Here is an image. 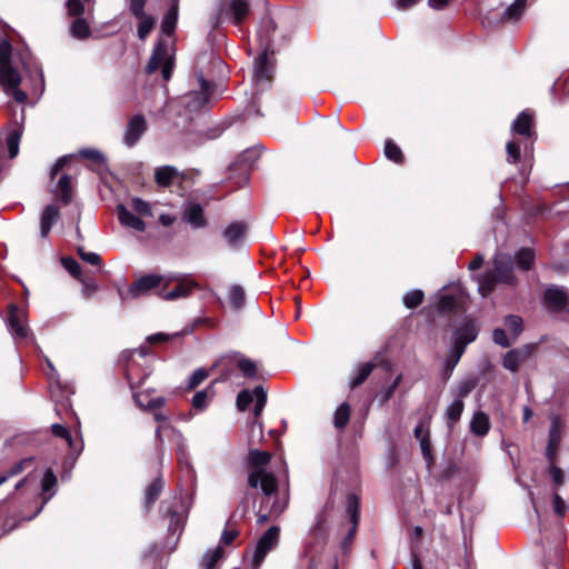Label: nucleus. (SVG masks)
<instances>
[{
    "label": "nucleus",
    "mask_w": 569,
    "mask_h": 569,
    "mask_svg": "<svg viewBox=\"0 0 569 569\" xmlns=\"http://www.w3.org/2000/svg\"><path fill=\"white\" fill-rule=\"evenodd\" d=\"M249 459L254 467L249 473L248 482L252 488H260L269 501L273 493L278 490V480L271 472H268L264 467L269 463L271 456L267 451L251 450Z\"/></svg>",
    "instance_id": "nucleus-1"
},
{
    "label": "nucleus",
    "mask_w": 569,
    "mask_h": 569,
    "mask_svg": "<svg viewBox=\"0 0 569 569\" xmlns=\"http://www.w3.org/2000/svg\"><path fill=\"white\" fill-rule=\"evenodd\" d=\"M11 51L12 47L9 41L2 40L0 42V81L8 94L19 102L27 101V93L19 89L21 82L20 76L11 66Z\"/></svg>",
    "instance_id": "nucleus-2"
},
{
    "label": "nucleus",
    "mask_w": 569,
    "mask_h": 569,
    "mask_svg": "<svg viewBox=\"0 0 569 569\" xmlns=\"http://www.w3.org/2000/svg\"><path fill=\"white\" fill-rule=\"evenodd\" d=\"M249 12L250 6L247 0L223 1L212 18V27L218 28L228 17L234 26L239 27L249 16Z\"/></svg>",
    "instance_id": "nucleus-3"
},
{
    "label": "nucleus",
    "mask_w": 569,
    "mask_h": 569,
    "mask_svg": "<svg viewBox=\"0 0 569 569\" xmlns=\"http://www.w3.org/2000/svg\"><path fill=\"white\" fill-rule=\"evenodd\" d=\"M172 280V276L146 274L137 279L126 293L122 291H119V293L122 300L133 299L147 295L149 291L159 288L161 284H164V288H167Z\"/></svg>",
    "instance_id": "nucleus-4"
},
{
    "label": "nucleus",
    "mask_w": 569,
    "mask_h": 569,
    "mask_svg": "<svg viewBox=\"0 0 569 569\" xmlns=\"http://www.w3.org/2000/svg\"><path fill=\"white\" fill-rule=\"evenodd\" d=\"M263 51L254 60L253 81L257 87L264 89L272 77V66L269 60L268 50L270 47L269 34L262 36L258 33Z\"/></svg>",
    "instance_id": "nucleus-5"
},
{
    "label": "nucleus",
    "mask_w": 569,
    "mask_h": 569,
    "mask_svg": "<svg viewBox=\"0 0 569 569\" xmlns=\"http://www.w3.org/2000/svg\"><path fill=\"white\" fill-rule=\"evenodd\" d=\"M158 69H161L162 78L168 81L171 78L173 69V57L170 52L168 44L160 41L147 64V72L153 73Z\"/></svg>",
    "instance_id": "nucleus-6"
},
{
    "label": "nucleus",
    "mask_w": 569,
    "mask_h": 569,
    "mask_svg": "<svg viewBox=\"0 0 569 569\" xmlns=\"http://www.w3.org/2000/svg\"><path fill=\"white\" fill-rule=\"evenodd\" d=\"M173 277L172 282H176L177 286L170 290L166 291L163 287L159 292V297L167 301H173L181 298H187L191 295L193 289L198 287L197 282L192 280L189 276L183 274H171Z\"/></svg>",
    "instance_id": "nucleus-7"
},
{
    "label": "nucleus",
    "mask_w": 569,
    "mask_h": 569,
    "mask_svg": "<svg viewBox=\"0 0 569 569\" xmlns=\"http://www.w3.org/2000/svg\"><path fill=\"white\" fill-rule=\"evenodd\" d=\"M279 532V527L272 526L259 539L252 558L253 569H259L267 553L278 545Z\"/></svg>",
    "instance_id": "nucleus-8"
},
{
    "label": "nucleus",
    "mask_w": 569,
    "mask_h": 569,
    "mask_svg": "<svg viewBox=\"0 0 569 569\" xmlns=\"http://www.w3.org/2000/svg\"><path fill=\"white\" fill-rule=\"evenodd\" d=\"M254 401V417L258 418L267 402V393L261 386H257L252 391L242 390L237 397V407L240 411H244L251 402Z\"/></svg>",
    "instance_id": "nucleus-9"
},
{
    "label": "nucleus",
    "mask_w": 569,
    "mask_h": 569,
    "mask_svg": "<svg viewBox=\"0 0 569 569\" xmlns=\"http://www.w3.org/2000/svg\"><path fill=\"white\" fill-rule=\"evenodd\" d=\"M23 121L24 112L22 109L20 120L14 119L0 133V137H4L6 146L8 148L10 158H14L19 153V143L23 132Z\"/></svg>",
    "instance_id": "nucleus-10"
},
{
    "label": "nucleus",
    "mask_w": 569,
    "mask_h": 569,
    "mask_svg": "<svg viewBox=\"0 0 569 569\" xmlns=\"http://www.w3.org/2000/svg\"><path fill=\"white\" fill-rule=\"evenodd\" d=\"M8 325L14 339H26L29 336L27 326V315L24 310L19 309L16 305H10Z\"/></svg>",
    "instance_id": "nucleus-11"
},
{
    "label": "nucleus",
    "mask_w": 569,
    "mask_h": 569,
    "mask_svg": "<svg viewBox=\"0 0 569 569\" xmlns=\"http://www.w3.org/2000/svg\"><path fill=\"white\" fill-rule=\"evenodd\" d=\"M200 89L184 97V104L190 111H198L204 107L211 97V84L203 77H199Z\"/></svg>",
    "instance_id": "nucleus-12"
},
{
    "label": "nucleus",
    "mask_w": 569,
    "mask_h": 569,
    "mask_svg": "<svg viewBox=\"0 0 569 569\" xmlns=\"http://www.w3.org/2000/svg\"><path fill=\"white\" fill-rule=\"evenodd\" d=\"M533 350L535 347L531 345L509 350L502 358V367L511 372H517Z\"/></svg>",
    "instance_id": "nucleus-13"
},
{
    "label": "nucleus",
    "mask_w": 569,
    "mask_h": 569,
    "mask_svg": "<svg viewBox=\"0 0 569 569\" xmlns=\"http://www.w3.org/2000/svg\"><path fill=\"white\" fill-rule=\"evenodd\" d=\"M545 303L550 310H563L569 306V292L563 287L552 286L545 292Z\"/></svg>",
    "instance_id": "nucleus-14"
},
{
    "label": "nucleus",
    "mask_w": 569,
    "mask_h": 569,
    "mask_svg": "<svg viewBox=\"0 0 569 569\" xmlns=\"http://www.w3.org/2000/svg\"><path fill=\"white\" fill-rule=\"evenodd\" d=\"M513 262L509 254L498 253L495 257L493 273L497 276L499 282H513Z\"/></svg>",
    "instance_id": "nucleus-15"
},
{
    "label": "nucleus",
    "mask_w": 569,
    "mask_h": 569,
    "mask_svg": "<svg viewBox=\"0 0 569 569\" xmlns=\"http://www.w3.org/2000/svg\"><path fill=\"white\" fill-rule=\"evenodd\" d=\"M147 129V122L141 114L133 116L127 126V130L123 137V141L127 146L132 147L137 143L140 137Z\"/></svg>",
    "instance_id": "nucleus-16"
},
{
    "label": "nucleus",
    "mask_w": 569,
    "mask_h": 569,
    "mask_svg": "<svg viewBox=\"0 0 569 569\" xmlns=\"http://www.w3.org/2000/svg\"><path fill=\"white\" fill-rule=\"evenodd\" d=\"M478 337V328L471 320L465 321L456 331L453 338V345L462 346L466 350L467 345L475 341Z\"/></svg>",
    "instance_id": "nucleus-17"
},
{
    "label": "nucleus",
    "mask_w": 569,
    "mask_h": 569,
    "mask_svg": "<svg viewBox=\"0 0 569 569\" xmlns=\"http://www.w3.org/2000/svg\"><path fill=\"white\" fill-rule=\"evenodd\" d=\"M415 436L420 442L423 457L431 460V442L429 437V419L421 420L415 428Z\"/></svg>",
    "instance_id": "nucleus-18"
},
{
    "label": "nucleus",
    "mask_w": 569,
    "mask_h": 569,
    "mask_svg": "<svg viewBox=\"0 0 569 569\" xmlns=\"http://www.w3.org/2000/svg\"><path fill=\"white\" fill-rule=\"evenodd\" d=\"M247 232V224L241 221L230 223L223 231V237L229 246L237 247L242 242Z\"/></svg>",
    "instance_id": "nucleus-19"
},
{
    "label": "nucleus",
    "mask_w": 569,
    "mask_h": 569,
    "mask_svg": "<svg viewBox=\"0 0 569 569\" xmlns=\"http://www.w3.org/2000/svg\"><path fill=\"white\" fill-rule=\"evenodd\" d=\"M118 218L122 226L137 231H144L146 223L139 217L134 216L127 207L119 204L117 207Z\"/></svg>",
    "instance_id": "nucleus-20"
},
{
    "label": "nucleus",
    "mask_w": 569,
    "mask_h": 569,
    "mask_svg": "<svg viewBox=\"0 0 569 569\" xmlns=\"http://www.w3.org/2000/svg\"><path fill=\"white\" fill-rule=\"evenodd\" d=\"M60 217L59 208L54 204L47 206L40 217V232L41 237L46 238L50 232L52 226Z\"/></svg>",
    "instance_id": "nucleus-21"
},
{
    "label": "nucleus",
    "mask_w": 569,
    "mask_h": 569,
    "mask_svg": "<svg viewBox=\"0 0 569 569\" xmlns=\"http://www.w3.org/2000/svg\"><path fill=\"white\" fill-rule=\"evenodd\" d=\"M532 114L522 111L512 123V132L530 138L532 136Z\"/></svg>",
    "instance_id": "nucleus-22"
},
{
    "label": "nucleus",
    "mask_w": 569,
    "mask_h": 569,
    "mask_svg": "<svg viewBox=\"0 0 569 569\" xmlns=\"http://www.w3.org/2000/svg\"><path fill=\"white\" fill-rule=\"evenodd\" d=\"M136 403L142 410H153L164 406L166 399L162 397L151 398L148 391L136 392L133 395Z\"/></svg>",
    "instance_id": "nucleus-23"
},
{
    "label": "nucleus",
    "mask_w": 569,
    "mask_h": 569,
    "mask_svg": "<svg viewBox=\"0 0 569 569\" xmlns=\"http://www.w3.org/2000/svg\"><path fill=\"white\" fill-rule=\"evenodd\" d=\"M489 429L490 421L488 415L483 411L475 412L470 421V431L478 437H483L488 433Z\"/></svg>",
    "instance_id": "nucleus-24"
},
{
    "label": "nucleus",
    "mask_w": 569,
    "mask_h": 569,
    "mask_svg": "<svg viewBox=\"0 0 569 569\" xmlns=\"http://www.w3.org/2000/svg\"><path fill=\"white\" fill-rule=\"evenodd\" d=\"M184 219L193 228H202L206 226L203 210H202L201 206L198 203H191L186 208Z\"/></svg>",
    "instance_id": "nucleus-25"
},
{
    "label": "nucleus",
    "mask_w": 569,
    "mask_h": 569,
    "mask_svg": "<svg viewBox=\"0 0 569 569\" xmlns=\"http://www.w3.org/2000/svg\"><path fill=\"white\" fill-rule=\"evenodd\" d=\"M276 496H277V492L272 495V497L269 501H267V499L264 498L263 505L264 503L268 505L271 500H272V503L269 509V515L262 513V515L258 516L259 523H264L266 521H268L269 517H278L286 509L287 500L278 499Z\"/></svg>",
    "instance_id": "nucleus-26"
},
{
    "label": "nucleus",
    "mask_w": 569,
    "mask_h": 569,
    "mask_svg": "<svg viewBox=\"0 0 569 569\" xmlns=\"http://www.w3.org/2000/svg\"><path fill=\"white\" fill-rule=\"evenodd\" d=\"M94 4V0H67L66 7L70 17L79 18L86 10L90 11Z\"/></svg>",
    "instance_id": "nucleus-27"
},
{
    "label": "nucleus",
    "mask_w": 569,
    "mask_h": 569,
    "mask_svg": "<svg viewBox=\"0 0 569 569\" xmlns=\"http://www.w3.org/2000/svg\"><path fill=\"white\" fill-rule=\"evenodd\" d=\"M462 303L461 297L449 293H441L437 302V309L440 312L453 311Z\"/></svg>",
    "instance_id": "nucleus-28"
},
{
    "label": "nucleus",
    "mask_w": 569,
    "mask_h": 569,
    "mask_svg": "<svg viewBox=\"0 0 569 569\" xmlns=\"http://www.w3.org/2000/svg\"><path fill=\"white\" fill-rule=\"evenodd\" d=\"M163 482L161 479H154L146 489L144 492V508L148 511L153 502L158 499L160 492L162 491Z\"/></svg>",
    "instance_id": "nucleus-29"
},
{
    "label": "nucleus",
    "mask_w": 569,
    "mask_h": 569,
    "mask_svg": "<svg viewBox=\"0 0 569 569\" xmlns=\"http://www.w3.org/2000/svg\"><path fill=\"white\" fill-rule=\"evenodd\" d=\"M178 171L170 166L160 167L154 172L156 181L161 187H168L177 177Z\"/></svg>",
    "instance_id": "nucleus-30"
},
{
    "label": "nucleus",
    "mask_w": 569,
    "mask_h": 569,
    "mask_svg": "<svg viewBox=\"0 0 569 569\" xmlns=\"http://www.w3.org/2000/svg\"><path fill=\"white\" fill-rule=\"evenodd\" d=\"M376 365L373 362H366L357 367L355 376L350 380V387L356 388L363 383L370 376Z\"/></svg>",
    "instance_id": "nucleus-31"
},
{
    "label": "nucleus",
    "mask_w": 569,
    "mask_h": 569,
    "mask_svg": "<svg viewBox=\"0 0 569 569\" xmlns=\"http://www.w3.org/2000/svg\"><path fill=\"white\" fill-rule=\"evenodd\" d=\"M535 261V252L530 248H522L516 253L517 267L521 270H529Z\"/></svg>",
    "instance_id": "nucleus-32"
},
{
    "label": "nucleus",
    "mask_w": 569,
    "mask_h": 569,
    "mask_svg": "<svg viewBox=\"0 0 569 569\" xmlns=\"http://www.w3.org/2000/svg\"><path fill=\"white\" fill-rule=\"evenodd\" d=\"M224 551L222 547L217 546L214 549H210L204 552L202 557V566L204 569H212L216 563L223 557Z\"/></svg>",
    "instance_id": "nucleus-33"
},
{
    "label": "nucleus",
    "mask_w": 569,
    "mask_h": 569,
    "mask_svg": "<svg viewBox=\"0 0 569 569\" xmlns=\"http://www.w3.org/2000/svg\"><path fill=\"white\" fill-rule=\"evenodd\" d=\"M499 282L497 276L493 272L486 273L478 279V290L482 297H487L495 287V283Z\"/></svg>",
    "instance_id": "nucleus-34"
},
{
    "label": "nucleus",
    "mask_w": 569,
    "mask_h": 569,
    "mask_svg": "<svg viewBox=\"0 0 569 569\" xmlns=\"http://www.w3.org/2000/svg\"><path fill=\"white\" fill-rule=\"evenodd\" d=\"M526 8V0H515V2L509 6L503 11V20L505 21H515L518 20Z\"/></svg>",
    "instance_id": "nucleus-35"
},
{
    "label": "nucleus",
    "mask_w": 569,
    "mask_h": 569,
    "mask_svg": "<svg viewBox=\"0 0 569 569\" xmlns=\"http://www.w3.org/2000/svg\"><path fill=\"white\" fill-rule=\"evenodd\" d=\"M58 197L62 200L63 203H68L71 200V180L70 177L63 174L60 177L56 190Z\"/></svg>",
    "instance_id": "nucleus-36"
},
{
    "label": "nucleus",
    "mask_w": 569,
    "mask_h": 569,
    "mask_svg": "<svg viewBox=\"0 0 569 569\" xmlns=\"http://www.w3.org/2000/svg\"><path fill=\"white\" fill-rule=\"evenodd\" d=\"M463 352H465V349H462V346H459V347L456 345L452 346V348L450 350V356L445 362L447 378L450 377L451 372L453 371L455 367L458 365Z\"/></svg>",
    "instance_id": "nucleus-37"
},
{
    "label": "nucleus",
    "mask_w": 569,
    "mask_h": 569,
    "mask_svg": "<svg viewBox=\"0 0 569 569\" xmlns=\"http://www.w3.org/2000/svg\"><path fill=\"white\" fill-rule=\"evenodd\" d=\"M70 32L74 38L86 39L90 36V27L86 19L79 17L72 22Z\"/></svg>",
    "instance_id": "nucleus-38"
},
{
    "label": "nucleus",
    "mask_w": 569,
    "mask_h": 569,
    "mask_svg": "<svg viewBox=\"0 0 569 569\" xmlns=\"http://www.w3.org/2000/svg\"><path fill=\"white\" fill-rule=\"evenodd\" d=\"M349 418H350V407L348 403L343 402L337 408V410L335 412V417H333L335 427L338 429H343L347 426V423L349 422Z\"/></svg>",
    "instance_id": "nucleus-39"
},
{
    "label": "nucleus",
    "mask_w": 569,
    "mask_h": 569,
    "mask_svg": "<svg viewBox=\"0 0 569 569\" xmlns=\"http://www.w3.org/2000/svg\"><path fill=\"white\" fill-rule=\"evenodd\" d=\"M229 305L238 310L244 305V291L240 286H232L228 291Z\"/></svg>",
    "instance_id": "nucleus-40"
},
{
    "label": "nucleus",
    "mask_w": 569,
    "mask_h": 569,
    "mask_svg": "<svg viewBox=\"0 0 569 569\" xmlns=\"http://www.w3.org/2000/svg\"><path fill=\"white\" fill-rule=\"evenodd\" d=\"M505 326L512 336V340H516L523 330V321L519 316L510 315L505 319Z\"/></svg>",
    "instance_id": "nucleus-41"
},
{
    "label": "nucleus",
    "mask_w": 569,
    "mask_h": 569,
    "mask_svg": "<svg viewBox=\"0 0 569 569\" xmlns=\"http://www.w3.org/2000/svg\"><path fill=\"white\" fill-rule=\"evenodd\" d=\"M463 401L462 399H455L447 408L446 415L449 420V425L456 423L463 411Z\"/></svg>",
    "instance_id": "nucleus-42"
},
{
    "label": "nucleus",
    "mask_w": 569,
    "mask_h": 569,
    "mask_svg": "<svg viewBox=\"0 0 569 569\" xmlns=\"http://www.w3.org/2000/svg\"><path fill=\"white\" fill-rule=\"evenodd\" d=\"M177 8H172L167 12L161 23V30L163 33L169 36L173 32L177 23Z\"/></svg>",
    "instance_id": "nucleus-43"
},
{
    "label": "nucleus",
    "mask_w": 569,
    "mask_h": 569,
    "mask_svg": "<svg viewBox=\"0 0 569 569\" xmlns=\"http://www.w3.org/2000/svg\"><path fill=\"white\" fill-rule=\"evenodd\" d=\"M385 154L389 160H392L397 163L402 162L403 154L401 149L391 140H388L385 146Z\"/></svg>",
    "instance_id": "nucleus-44"
},
{
    "label": "nucleus",
    "mask_w": 569,
    "mask_h": 569,
    "mask_svg": "<svg viewBox=\"0 0 569 569\" xmlns=\"http://www.w3.org/2000/svg\"><path fill=\"white\" fill-rule=\"evenodd\" d=\"M162 430L171 431L174 436H177L178 442H179V452H180V455H184V445H183L182 433L178 429H176L172 425H166L163 427H158L156 429V438L160 442H162V436H161Z\"/></svg>",
    "instance_id": "nucleus-45"
},
{
    "label": "nucleus",
    "mask_w": 569,
    "mask_h": 569,
    "mask_svg": "<svg viewBox=\"0 0 569 569\" xmlns=\"http://www.w3.org/2000/svg\"><path fill=\"white\" fill-rule=\"evenodd\" d=\"M137 19L139 20L138 36L140 39H144L151 32L154 26V19L150 16H143Z\"/></svg>",
    "instance_id": "nucleus-46"
},
{
    "label": "nucleus",
    "mask_w": 569,
    "mask_h": 569,
    "mask_svg": "<svg viewBox=\"0 0 569 569\" xmlns=\"http://www.w3.org/2000/svg\"><path fill=\"white\" fill-rule=\"evenodd\" d=\"M423 300V292L421 290H413L403 296V303L408 308L418 307Z\"/></svg>",
    "instance_id": "nucleus-47"
},
{
    "label": "nucleus",
    "mask_w": 569,
    "mask_h": 569,
    "mask_svg": "<svg viewBox=\"0 0 569 569\" xmlns=\"http://www.w3.org/2000/svg\"><path fill=\"white\" fill-rule=\"evenodd\" d=\"M358 507H359V500L356 495H349L347 497V510L350 513L351 521L353 522V527L357 526L358 522Z\"/></svg>",
    "instance_id": "nucleus-48"
},
{
    "label": "nucleus",
    "mask_w": 569,
    "mask_h": 569,
    "mask_svg": "<svg viewBox=\"0 0 569 569\" xmlns=\"http://www.w3.org/2000/svg\"><path fill=\"white\" fill-rule=\"evenodd\" d=\"M238 368L248 378H253L257 373L256 363L247 358H242L238 361Z\"/></svg>",
    "instance_id": "nucleus-49"
},
{
    "label": "nucleus",
    "mask_w": 569,
    "mask_h": 569,
    "mask_svg": "<svg viewBox=\"0 0 569 569\" xmlns=\"http://www.w3.org/2000/svg\"><path fill=\"white\" fill-rule=\"evenodd\" d=\"M209 373L204 369H197L192 376L189 379L187 389L193 390L197 388L201 382H203L208 378Z\"/></svg>",
    "instance_id": "nucleus-50"
},
{
    "label": "nucleus",
    "mask_w": 569,
    "mask_h": 569,
    "mask_svg": "<svg viewBox=\"0 0 569 569\" xmlns=\"http://www.w3.org/2000/svg\"><path fill=\"white\" fill-rule=\"evenodd\" d=\"M131 207H132L133 211H136L139 214L149 216V217L152 216V210H151L150 204L139 198H133L131 200Z\"/></svg>",
    "instance_id": "nucleus-51"
},
{
    "label": "nucleus",
    "mask_w": 569,
    "mask_h": 569,
    "mask_svg": "<svg viewBox=\"0 0 569 569\" xmlns=\"http://www.w3.org/2000/svg\"><path fill=\"white\" fill-rule=\"evenodd\" d=\"M507 161L516 163L520 158V146L516 141H508L507 146Z\"/></svg>",
    "instance_id": "nucleus-52"
},
{
    "label": "nucleus",
    "mask_w": 569,
    "mask_h": 569,
    "mask_svg": "<svg viewBox=\"0 0 569 569\" xmlns=\"http://www.w3.org/2000/svg\"><path fill=\"white\" fill-rule=\"evenodd\" d=\"M492 340L495 343L501 347H509L515 340L510 339L503 329H496L492 333Z\"/></svg>",
    "instance_id": "nucleus-53"
},
{
    "label": "nucleus",
    "mask_w": 569,
    "mask_h": 569,
    "mask_svg": "<svg viewBox=\"0 0 569 569\" xmlns=\"http://www.w3.org/2000/svg\"><path fill=\"white\" fill-rule=\"evenodd\" d=\"M78 253L84 262L92 264V266H101V258L98 253L88 252L82 247H80L78 249Z\"/></svg>",
    "instance_id": "nucleus-54"
},
{
    "label": "nucleus",
    "mask_w": 569,
    "mask_h": 569,
    "mask_svg": "<svg viewBox=\"0 0 569 569\" xmlns=\"http://www.w3.org/2000/svg\"><path fill=\"white\" fill-rule=\"evenodd\" d=\"M208 397H209L208 390L198 391L192 398L193 408H196L198 410L204 409L208 405Z\"/></svg>",
    "instance_id": "nucleus-55"
},
{
    "label": "nucleus",
    "mask_w": 569,
    "mask_h": 569,
    "mask_svg": "<svg viewBox=\"0 0 569 569\" xmlns=\"http://www.w3.org/2000/svg\"><path fill=\"white\" fill-rule=\"evenodd\" d=\"M62 264L69 271L70 274H72L74 278H80L81 267L74 259L63 258Z\"/></svg>",
    "instance_id": "nucleus-56"
},
{
    "label": "nucleus",
    "mask_w": 569,
    "mask_h": 569,
    "mask_svg": "<svg viewBox=\"0 0 569 569\" xmlns=\"http://www.w3.org/2000/svg\"><path fill=\"white\" fill-rule=\"evenodd\" d=\"M51 429L54 436L66 439L70 447L73 446L71 435L64 426L60 423H54L51 426Z\"/></svg>",
    "instance_id": "nucleus-57"
},
{
    "label": "nucleus",
    "mask_w": 569,
    "mask_h": 569,
    "mask_svg": "<svg viewBox=\"0 0 569 569\" xmlns=\"http://www.w3.org/2000/svg\"><path fill=\"white\" fill-rule=\"evenodd\" d=\"M57 483V478L51 470H47L42 478V492H49Z\"/></svg>",
    "instance_id": "nucleus-58"
},
{
    "label": "nucleus",
    "mask_w": 569,
    "mask_h": 569,
    "mask_svg": "<svg viewBox=\"0 0 569 569\" xmlns=\"http://www.w3.org/2000/svg\"><path fill=\"white\" fill-rule=\"evenodd\" d=\"M549 475L557 487H560L563 485L565 475H563V471L559 467L551 463L549 467Z\"/></svg>",
    "instance_id": "nucleus-59"
},
{
    "label": "nucleus",
    "mask_w": 569,
    "mask_h": 569,
    "mask_svg": "<svg viewBox=\"0 0 569 569\" xmlns=\"http://www.w3.org/2000/svg\"><path fill=\"white\" fill-rule=\"evenodd\" d=\"M147 0H130V11L136 18L147 16L144 12V6Z\"/></svg>",
    "instance_id": "nucleus-60"
},
{
    "label": "nucleus",
    "mask_w": 569,
    "mask_h": 569,
    "mask_svg": "<svg viewBox=\"0 0 569 569\" xmlns=\"http://www.w3.org/2000/svg\"><path fill=\"white\" fill-rule=\"evenodd\" d=\"M553 509L560 517H562L568 509L566 501L556 492L553 493Z\"/></svg>",
    "instance_id": "nucleus-61"
},
{
    "label": "nucleus",
    "mask_w": 569,
    "mask_h": 569,
    "mask_svg": "<svg viewBox=\"0 0 569 569\" xmlns=\"http://www.w3.org/2000/svg\"><path fill=\"white\" fill-rule=\"evenodd\" d=\"M183 516L178 512H171L170 515V523L169 529L173 532L180 530L182 528Z\"/></svg>",
    "instance_id": "nucleus-62"
},
{
    "label": "nucleus",
    "mask_w": 569,
    "mask_h": 569,
    "mask_svg": "<svg viewBox=\"0 0 569 569\" xmlns=\"http://www.w3.org/2000/svg\"><path fill=\"white\" fill-rule=\"evenodd\" d=\"M80 154L83 158L93 160L96 162H101L103 160L102 154L99 151L93 150V149H83L80 151Z\"/></svg>",
    "instance_id": "nucleus-63"
},
{
    "label": "nucleus",
    "mask_w": 569,
    "mask_h": 569,
    "mask_svg": "<svg viewBox=\"0 0 569 569\" xmlns=\"http://www.w3.org/2000/svg\"><path fill=\"white\" fill-rule=\"evenodd\" d=\"M237 537L238 531L236 529H224L221 535V542L223 545H231Z\"/></svg>",
    "instance_id": "nucleus-64"
}]
</instances>
